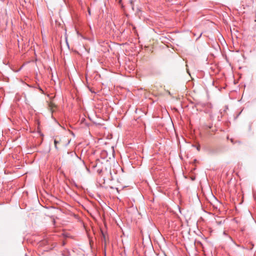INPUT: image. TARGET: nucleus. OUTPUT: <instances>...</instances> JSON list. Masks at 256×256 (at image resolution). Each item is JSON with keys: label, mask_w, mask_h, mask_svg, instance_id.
<instances>
[{"label": "nucleus", "mask_w": 256, "mask_h": 256, "mask_svg": "<svg viewBox=\"0 0 256 256\" xmlns=\"http://www.w3.org/2000/svg\"><path fill=\"white\" fill-rule=\"evenodd\" d=\"M73 156L74 160L77 164H82L83 165L84 164V162L83 160H82L80 158H79L75 153L73 154Z\"/></svg>", "instance_id": "1"}, {"label": "nucleus", "mask_w": 256, "mask_h": 256, "mask_svg": "<svg viewBox=\"0 0 256 256\" xmlns=\"http://www.w3.org/2000/svg\"><path fill=\"white\" fill-rule=\"evenodd\" d=\"M60 140L56 137L54 140V147L56 150H58L59 147L58 146L60 144Z\"/></svg>", "instance_id": "2"}, {"label": "nucleus", "mask_w": 256, "mask_h": 256, "mask_svg": "<svg viewBox=\"0 0 256 256\" xmlns=\"http://www.w3.org/2000/svg\"><path fill=\"white\" fill-rule=\"evenodd\" d=\"M55 106H55V104L54 103L50 102L49 104V107L50 108V110H51L52 112H54V110H52V108H53L54 107H55Z\"/></svg>", "instance_id": "3"}, {"label": "nucleus", "mask_w": 256, "mask_h": 256, "mask_svg": "<svg viewBox=\"0 0 256 256\" xmlns=\"http://www.w3.org/2000/svg\"><path fill=\"white\" fill-rule=\"evenodd\" d=\"M62 255L63 256H70V252L68 251H64V252L62 253Z\"/></svg>", "instance_id": "4"}, {"label": "nucleus", "mask_w": 256, "mask_h": 256, "mask_svg": "<svg viewBox=\"0 0 256 256\" xmlns=\"http://www.w3.org/2000/svg\"><path fill=\"white\" fill-rule=\"evenodd\" d=\"M38 90H39L40 92H42V94H44V91H43V90L41 88H40V87H39V88H38Z\"/></svg>", "instance_id": "5"}, {"label": "nucleus", "mask_w": 256, "mask_h": 256, "mask_svg": "<svg viewBox=\"0 0 256 256\" xmlns=\"http://www.w3.org/2000/svg\"><path fill=\"white\" fill-rule=\"evenodd\" d=\"M88 12L89 14H90V10H88Z\"/></svg>", "instance_id": "6"}, {"label": "nucleus", "mask_w": 256, "mask_h": 256, "mask_svg": "<svg viewBox=\"0 0 256 256\" xmlns=\"http://www.w3.org/2000/svg\"><path fill=\"white\" fill-rule=\"evenodd\" d=\"M208 128H211V126H209Z\"/></svg>", "instance_id": "7"}, {"label": "nucleus", "mask_w": 256, "mask_h": 256, "mask_svg": "<svg viewBox=\"0 0 256 256\" xmlns=\"http://www.w3.org/2000/svg\"><path fill=\"white\" fill-rule=\"evenodd\" d=\"M197 149L198 150H200L199 148H198Z\"/></svg>", "instance_id": "8"}]
</instances>
